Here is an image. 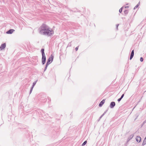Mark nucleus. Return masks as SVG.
Segmentation results:
<instances>
[{
	"mask_svg": "<svg viewBox=\"0 0 146 146\" xmlns=\"http://www.w3.org/2000/svg\"><path fill=\"white\" fill-rule=\"evenodd\" d=\"M36 82H34L33 83V86H34V85L35 84Z\"/></svg>",
	"mask_w": 146,
	"mask_h": 146,
	"instance_id": "obj_19",
	"label": "nucleus"
},
{
	"mask_svg": "<svg viewBox=\"0 0 146 146\" xmlns=\"http://www.w3.org/2000/svg\"><path fill=\"white\" fill-rule=\"evenodd\" d=\"M140 60L141 61V62L143 61V58L142 57H141L140 58Z\"/></svg>",
	"mask_w": 146,
	"mask_h": 146,
	"instance_id": "obj_15",
	"label": "nucleus"
},
{
	"mask_svg": "<svg viewBox=\"0 0 146 146\" xmlns=\"http://www.w3.org/2000/svg\"><path fill=\"white\" fill-rule=\"evenodd\" d=\"M123 8V7H121L119 10V12L120 13H121V12L122 11Z\"/></svg>",
	"mask_w": 146,
	"mask_h": 146,
	"instance_id": "obj_13",
	"label": "nucleus"
},
{
	"mask_svg": "<svg viewBox=\"0 0 146 146\" xmlns=\"http://www.w3.org/2000/svg\"><path fill=\"white\" fill-rule=\"evenodd\" d=\"M44 49H42L41 50V51L42 53V55H45L44 52Z\"/></svg>",
	"mask_w": 146,
	"mask_h": 146,
	"instance_id": "obj_11",
	"label": "nucleus"
},
{
	"mask_svg": "<svg viewBox=\"0 0 146 146\" xmlns=\"http://www.w3.org/2000/svg\"><path fill=\"white\" fill-rule=\"evenodd\" d=\"M53 57L52 54L50 57L48 58V60L46 63V66L48 65L52 61L53 59Z\"/></svg>",
	"mask_w": 146,
	"mask_h": 146,
	"instance_id": "obj_2",
	"label": "nucleus"
},
{
	"mask_svg": "<svg viewBox=\"0 0 146 146\" xmlns=\"http://www.w3.org/2000/svg\"><path fill=\"white\" fill-rule=\"evenodd\" d=\"M52 30L50 29L46 25H43L40 27V33L43 35H52Z\"/></svg>",
	"mask_w": 146,
	"mask_h": 146,
	"instance_id": "obj_1",
	"label": "nucleus"
},
{
	"mask_svg": "<svg viewBox=\"0 0 146 146\" xmlns=\"http://www.w3.org/2000/svg\"><path fill=\"white\" fill-rule=\"evenodd\" d=\"M146 144V137H145V139H144L143 141L142 144L143 145H145Z\"/></svg>",
	"mask_w": 146,
	"mask_h": 146,
	"instance_id": "obj_10",
	"label": "nucleus"
},
{
	"mask_svg": "<svg viewBox=\"0 0 146 146\" xmlns=\"http://www.w3.org/2000/svg\"><path fill=\"white\" fill-rule=\"evenodd\" d=\"M87 141H85L84 143H83L82 144V146H83V145H85L87 143Z\"/></svg>",
	"mask_w": 146,
	"mask_h": 146,
	"instance_id": "obj_12",
	"label": "nucleus"
},
{
	"mask_svg": "<svg viewBox=\"0 0 146 146\" xmlns=\"http://www.w3.org/2000/svg\"><path fill=\"white\" fill-rule=\"evenodd\" d=\"M124 96V94H123L121 96V98H122Z\"/></svg>",
	"mask_w": 146,
	"mask_h": 146,
	"instance_id": "obj_17",
	"label": "nucleus"
},
{
	"mask_svg": "<svg viewBox=\"0 0 146 146\" xmlns=\"http://www.w3.org/2000/svg\"><path fill=\"white\" fill-rule=\"evenodd\" d=\"M136 139L137 142H139L141 140V138L140 136H138L136 137Z\"/></svg>",
	"mask_w": 146,
	"mask_h": 146,
	"instance_id": "obj_4",
	"label": "nucleus"
},
{
	"mask_svg": "<svg viewBox=\"0 0 146 146\" xmlns=\"http://www.w3.org/2000/svg\"><path fill=\"white\" fill-rule=\"evenodd\" d=\"M78 48L77 47L75 48V50L76 51H77L78 50Z\"/></svg>",
	"mask_w": 146,
	"mask_h": 146,
	"instance_id": "obj_18",
	"label": "nucleus"
},
{
	"mask_svg": "<svg viewBox=\"0 0 146 146\" xmlns=\"http://www.w3.org/2000/svg\"><path fill=\"white\" fill-rule=\"evenodd\" d=\"M124 13L125 14H127L128 13V11L127 10H125L124 11Z\"/></svg>",
	"mask_w": 146,
	"mask_h": 146,
	"instance_id": "obj_14",
	"label": "nucleus"
},
{
	"mask_svg": "<svg viewBox=\"0 0 146 146\" xmlns=\"http://www.w3.org/2000/svg\"><path fill=\"white\" fill-rule=\"evenodd\" d=\"M46 59L45 55H42V62L43 64H44L45 63Z\"/></svg>",
	"mask_w": 146,
	"mask_h": 146,
	"instance_id": "obj_3",
	"label": "nucleus"
},
{
	"mask_svg": "<svg viewBox=\"0 0 146 146\" xmlns=\"http://www.w3.org/2000/svg\"><path fill=\"white\" fill-rule=\"evenodd\" d=\"M115 105V103L114 102H112L110 104V107L111 108H113Z\"/></svg>",
	"mask_w": 146,
	"mask_h": 146,
	"instance_id": "obj_9",
	"label": "nucleus"
},
{
	"mask_svg": "<svg viewBox=\"0 0 146 146\" xmlns=\"http://www.w3.org/2000/svg\"><path fill=\"white\" fill-rule=\"evenodd\" d=\"M15 31V30L13 29H11L6 32V33L7 34H11Z\"/></svg>",
	"mask_w": 146,
	"mask_h": 146,
	"instance_id": "obj_5",
	"label": "nucleus"
},
{
	"mask_svg": "<svg viewBox=\"0 0 146 146\" xmlns=\"http://www.w3.org/2000/svg\"><path fill=\"white\" fill-rule=\"evenodd\" d=\"M134 50H133L131 52V56H130V60L132 58H133V56H134Z\"/></svg>",
	"mask_w": 146,
	"mask_h": 146,
	"instance_id": "obj_8",
	"label": "nucleus"
},
{
	"mask_svg": "<svg viewBox=\"0 0 146 146\" xmlns=\"http://www.w3.org/2000/svg\"><path fill=\"white\" fill-rule=\"evenodd\" d=\"M105 101V100H103L99 104V106L100 107L102 106L104 104V103Z\"/></svg>",
	"mask_w": 146,
	"mask_h": 146,
	"instance_id": "obj_7",
	"label": "nucleus"
},
{
	"mask_svg": "<svg viewBox=\"0 0 146 146\" xmlns=\"http://www.w3.org/2000/svg\"><path fill=\"white\" fill-rule=\"evenodd\" d=\"M6 47V44L5 43H4L2 45H1L0 47V48L1 50L4 49Z\"/></svg>",
	"mask_w": 146,
	"mask_h": 146,
	"instance_id": "obj_6",
	"label": "nucleus"
},
{
	"mask_svg": "<svg viewBox=\"0 0 146 146\" xmlns=\"http://www.w3.org/2000/svg\"><path fill=\"white\" fill-rule=\"evenodd\" d=\"M122 98H119L118 99V102H119L121 101V99Z\"/></svg>",
	"mask_w": 146,
	"mask_h": 146,
	"instance_id": "obj_16",
	"label": "nucleus"
},
{
	"mask_svg": "<svg viewBox=\"0 0 146 146\" xmlns=\"http://www.w3.org/2000/svg\"><path fill=\"white\" fill-rule=\"evenodd\" d=\"M129 6H125V8H129Z\"/></svg>",
	"mask_w": 146,
	"mask_h": 146,
	"instance_id": "obj_20",
	"label": "nucleus"
}]
</instances>
